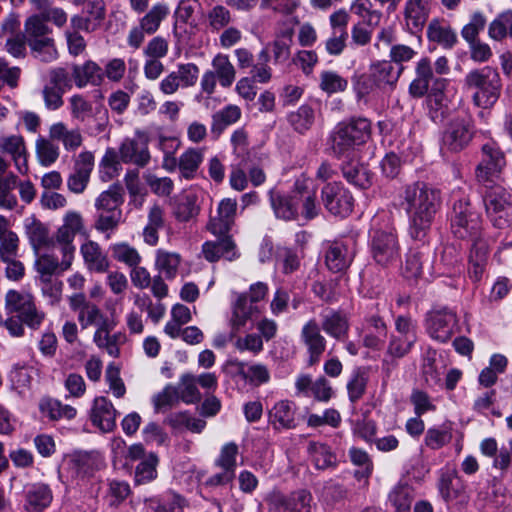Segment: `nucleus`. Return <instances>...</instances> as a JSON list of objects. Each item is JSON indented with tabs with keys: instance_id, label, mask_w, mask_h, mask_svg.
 <instances>
[{
	"instance_id": "f257e3e1",
	"label": "nucleus",
	"mask_w": 512,
	"mask_h": 512,
	"mask_svg": "<svg viewBox=\"0 0 512 512\" xmlns=\"http://www.w3.org/2000/svg\"><path fill=\"white\" fill-rule=\"evenodd\" d=\"M401 197L411 237L423 240L440 208V191L424 182H415L404 187Z\"/></svg>"
},
{
	"instance_id": "f03ea898",
	"label": "nucleus",
	"mask_w": 512,
	"mask_h": 512,
	"mask_svg": "<svg viewBox=\"0 0 512 512\" xmlns=\"http://www.w3.org/2000/svg\"><path fill=\"white\" fill-rule=\"evenodd\" d=\"M464 87L474 91L472 102L475 106L490 109L501 95L502 83L497 69L484 66L473 69L465 75Z\"/></svg>"
},
{
	"instance_id": "7ed1b4c3",
	"label": "nucleus",
	"mask_w": 512,
	"mask_h": 512,
	"mask_svg": "<svg viewBox=\"0 0 512 512\" xmlns=\"http://www.w3.org/2000/svg\"><path fill=\"white\" fill-rule=\"evenodd\" d=\"M370 135V121L366 118H353L335 126L329 137L330 148L337 158L349 157L356 147L367 142Z\"/></svg>"
},
{
	"instance_id": "20e7f679",
	"label": "nucleus",
	"mask_w": 512,
	"mask_h": 512,
	"mask_svg": "<svg viewBox=\"0 0 512 512\" xmlns=\"http://www.w3.org/2000/svg\"><path fill=\"white\" fill-rule=\"evenodd\" d=\"M450 216L451 233L458 239L469 240L482 235V219L468 197L453 194Z\"/></svg>"
},
{
	"instance_id": "39448f33",
	"label": "nucleus",
	"mask_w": 512,
	"mask_h": 512,
	"mask_svg": "<svg viewBox=\"0 0 512 512\" xmlns=\"http://www.w3.org/2000/svg\"><path fill=\"white\" fill-rule=\"evenodd\" d=\"M486 213L493 225L503 229L512 223V195L499 185L485 184Z\"/></svg>"
},
{
	"instance_id": "423d86ee",
	"label": "nucleus",
	"mask_w": 512,
	"mask_h": 512,
	"mask_svg": "<svg viewBox=\"0 0 512 512\" xmlns=\"http://www.w3.org/2000/svg\"><path fill=\"white\" fill-rule=\"evenodd\" d=\"M5 309L8 313L20 315L25 325L34 330H37L45 319V313L36 307L34 297L28 292L14 289L7 291Z\"/></svg>"
},
{
	"instance_id": "0eeeda50",
	"label": "nucleus",
	"mask_w": 512,
	"mask_h": 512,
	"mask_svg": "<svg viewBox=\"0 0 512 512\" xmlns=\"http://www.w3.org/2000/svg\"><path fill=\"white\" fill-rule=\"evenodd\" d=\"M425 327L432 339L445 343L458 328L457 314L446 306L434 307L426 314Z\"/></svg>"
},
{
	"instance_id": "6e6552de",
	"label": "nucleus",
	"mask_w": 512,
	"mask_h": 512,
	"mask_svg": "<svg viewBox=\"0 0 512 512\" xmlns=\"http://www.w3.org/2000/svg\"><path fill=\"white\" fill-rule=\"evenodd\" d=\"M85 230L82 215L77 211H68L63 217V223L56 232V242L61 246L63 254L62 265L68 268L75 252L73 245L76 234L83 233Z\"/></svg>"
},
{
	"instance_id": "1a4fd4ad",
	"label": "nucleus",
	"mask_w": 512,
	"mask_h": 512,
	"mask_svg": "<svg viewBox=\"0 0 512 512\" xmlns=\"http://www.w3.org/2000/svg\"><path fill=\"white\" fill-rule=\"evenodd\" d=\"M473 121L468 115H457L447 124L442 136V149L459 152L468 146L474 135Z\"/></svg>"
},
{
	"instance_id": "9d476101",
	"label": "nucleus",
	"mask_w": 512,
	"mask_h": 512,
	"mask_svg": "<svg viewBox=\"0 0 512 512\" xmlns=\"http://www.w3.org/2000/svg\"><path fill=\"white\" fill-rule=\"evenodd\" d=\"M373 260L383 267L397 264L400 260V245L397 236L388 231H375L370 240Z\"/></svg>"
},
{
	"instance_id": "9b49d317",
	"label": "nucleus",
	"mask_w": 512,
	"mask_h": 512,
	"mask_svg": "<svg viewBox=\"0 0 512 512\" xmlns=\"http://www.w3.org/2000/svg\"><path fill=\"white\" fill-rule=\"evenodd\" d=\"M169 15V7L163 3H156L139 20V25L134 26L128 33L127 43L130 47L138 49L144 42L145 35L154 34L161 22Z\"/></svg>"
},
{
	"instance_id": "f8f14e48",
	"label": "nucleus",
	"mask_w": 512,
	"mask_h": 512,
	"mask_svg": "<svg viewBox=\"0 0 512 512\" xmlns=\"http://www.w3.org/2000/svg\"><path fill=\"white\" fill-rule=\"evenodd\" d=\"M506 165L504 153L495 143H487L482 147V160L476 168L477 180L485 184H493Z\"/></svg>"
},
{
	"instance_id": "ddd939ff",
	"label": "nucleus",
	"mask_w": 512,
	"mask_h": 512,
	"mask_svg": "<svg viewBox=\"0 0 512 512\" xmlns=\"http://www.w3.org/2000/svg\"><path fill=\"white\" fill-rule=\"evenodd\" d=\"M321 199L324 207L332 215L346 217L353 210V197L340 183L326 184L321 190Z\"/></svg>"
},
{
	"instance_id": "4468645a",
	"label": "nucleus",
	"mask_w": 512,
	"mask_h": 512,
	"mask_svg": "<svg viewBox=\"0 0 512 512\" xmlns=\"http://www.w3.org/2000/svg\"><path fill=\"white\" fill-rule=\"evenodd\" d=\"M119 156L123 163L145 167L151 158L146 134L137 130L133 138H125L119 147Z\"/></svg>"
},
{
	"instance_id": "2eb2a0df",
	"label": "nucleus",
	"mask_w": 512,
	"mask_h": 512,
	"mask_svg": "<svg viewBox=\"0 0 512 512\" xmlns=\"http://www.w3.org/2000/svg\"><path fill=\"white\" fill-rule=\"evenodd\" d=\"M65 464L73 479H85L100 470L103 461L97 452L76 451L67 456Z\"/></svg>"
},
{
	"instance_id": "dca6fc26",
	"label": "nucleus",
	"mask_w": 512,
	"mask_h": 512,
	"mask_svg": "<svg viewBox=\"0 0 512 512\" xmlns=\"http://www.w3.org/2000/svg\"><path fill=\"white\" fill-rule=\"evenodd\" d=\"M199 68L194 63L180 64L177 70L170 72L159 83V90L164 95H172L180 87L187 88L196 84Z\"/></svg>"
},
{
	"instance_id": "f3484780",
	"label": "nucleus",
	"mask_w": 512,
	"mask_h": 512,
	"mask_svg": "<svg viewBox=\"0 0 512 512\" xmlns=\"http://www.w3.org/2000/svg\"><path fill=\"white\" fill-rule=\"evenodd\" d=\"M94 168V155L89 151L81 152L75 159L73 171L67 179L68 189L75 194L85 191Z\"/></svg>"
},
{
	"instance_id": "a211bd4d",
	"label": "nucleus",
	"mask_w": 512,
	"mask_h": 512,
	"mask_svg": "<svg viewBox=\"0 0 512 512\" xmlns=\"http://www.w3.org/2000/svg\"><path fill=\"white\" fill-rule=\"evenodd\" d=\"M440 496L446 503L467 501L465 482L454 469L442 470L437 483Z\"/></svg>"
},
{
	"instance_id": "6ab92c4d",
	"label": "nucleus",
	"mask_w": 512,
	"mask_h": 512,
	"mask_svg": "<svg viewBox=\"0 0 512 512\" xmlns=\"http://www.w3.org/2000/svg\"><path fill=\"white\" fill-rule=\"evenodd\" d=\"M300 338L307 348L308 364L312 366L318 363L325 352L327 341L315 319H310L303 325Z\"/></svg>"
},
{
	"instance_id": "aec40b11",
	"label": "nucleus",
	"mask_w": 512,
	"mask_h": 512,
	"mask_svg": "<svg viewBox=\"0 0 512 512\" xmlns=\"http://www.w3.org/2000/svg\"><path fill=\"white\" fill-rule=\"evenodd\" d=\"M297 410L294 401L279 400L268 410L269 424L278 431L295 429L298 425Z\"/></svg>"
},
{
	"instance_id": "412c9836",
	"label": "nucleus",
	"mask_w": 512,
	"mask_h": 512,
	"mask_svg": "<svg viewBox=\"0 0 512 512\" xmlns=\"http://www.w3.org/2000/svg\"><path fill=\"white\" fill-rule=\"evenodd\" d=\"M354 241H335L331 243L326 252L325 260L328 269L338 273L345 271L351 264L354 257Z\"/></svg>"
},
{
	"instance_id": "4be33fe9",
	"label": "nucleus",
	"mask_w": 512,
	"mask_h": 512,
	"mask_svg": "<svg viewBox=\"0 0 512 512\" xmlns=\"http://www.w3.org/2000/svg\"><path fill=\"white\" fill-rule=\"evenodd\" d=\"M117 410L112 402L104 396L96 397L93 401L90 420L102 432H111L116 427Z\"/></svg>"
},
{
	"instance_id": "5701e85b",
	"label": "nucleus",
	"mask_w": 512,
	"mask_h": 512,
	"mask_svg": "<svg viewBox=\"0 0 512 512\" xmlns=\"http://www.w3.org/2000/svg\"><path fill=\"white\" fill-rule=\"evenodd\" d=\"M416 77L409 86V93L413 97H423L429 90V85L432 81L437 86H443L445 83L444 79H437L434 77L432 64L429 58H421L415 65Z\"/></svg>"
},
{
	"instance_id": "b1692460",
	"label": "nucleus",
	"mask_w": 512,
	"mask_h": 512,
	"mask_svg": "<svg viewBox=\"0 0 512 512\" xmlns=\"http://www.w3.org/2000/svg\"><path fill=\"white\" fill-rule=\"evenodd\" d=\"M470 240L473 244L469 254L468 274L473 281L478 282L488 261L489 245L482 235Z\"/></svg>"
},
{
	"instance_id": "393cba45",
	"label": "nucleus",
	"mask_w": 512,
	"mask_h": 512,
	"mask_svg": "<svg viewBox=\"0 0 512 512\" xmlns=\"http://www.w3.org/2000/svg\"><path fill=\"white\" fill-rule=\"evenodd\" d=\"M202 253L205 259L210 262L218 261L220 258L234 261L240 256L236 244L230 237H224L214 242H205L202 246Z\"/></svg>"
},
{
	"instance_id": "a878e982",
	"label": "nucleus",
	"mask_w": 512,
	"mask_h": 512,
	"mask_svg": "<svg viewBox=\"0 0 512 512\" xmlns=\"http://www.w3.org/2000/svg\"><path fill=\"white\" fill-rule=\"evenodd\" d=\"M349 319L346 314L337 310H329L322 314L321 328L330 337L344 341L349 332Z\"/></svg>"
},
{
	"instance_id": "bb28decb",
	"label": "nucleus",
	"mask_w": 512,
	"mask_h": 512,
	"mask_svg": "<svg viewBox=\"0 0 512 512\" xmlns=\"http://www.w3.org/2000/svg\"><path fill=\"white\" fill-rule=\"evenodd\" d=\"M25 233L32 248L38 252L41 248H48L53 244L49 228L35 216L24 220Z\"/></svg>"
},
{
	"instance_id": "cd10ccee",
	"label": "nucleus",
	"mask_w": 512,
	"mask_h": 512,
	"mask_svg": "<svg viewBox=\"0 0 512 512\" xmlns=\"http://www.w3.org/2000/svg\"><path fill=\"white\" fill-rule=\"evenodd\" d=\"M430 0H407L404 18L407 28L411 31H420L429 17Z\"/></svg>"
},
{
	"instance_id": "c85d7f7f",
	"label": "nucleus",
	"mask_w": 512,
	"mask_h": 512,
	"mask_svg": "<svg viewBox=\"0 0 512 512\" xmlns=\"http://www.w3.org/2000/svg\"><path fill=\"white\" fill-rule=\"evenodd\" d=\"M0 149L12 157L19 173L26 174L28 172L26 147L23 137L12 135L1 138Z\"/></svg>"
},
{
	"instance_id": "c756f323",
	"label": "nucleus",
	"mask_w": 512,
	"mask_h": 512,
	"mask_svg": "<svg viewBox=\"0 0 512 512\" xmlns=\"http://www.w3.org/2000/svg\"><path fill=\"white\" fill-rule=\"evenodd\" d=\"M198 200V190H185L175 203L173 210L175 218L180 222H188L194 219L200 211Z\"/></svg>"
},
{
	"instance_id": "7c9ffc66",
	"label": "nucleus",
	"mask_w": 512,
	"mask_h": 512,
	"mask_svg": "<svg viewBox=\"0 0 512 512\" xmlns=\"http://www.w3.org/2000/svg\"><path fill=\"white\" fill-rule=\"evenodd\" d=\"M81 255L90 271L104 273L109 269V260L97 242L88 240L81 245Z\"/></svg>"
},
{
	"instance_id": "2f4dec72",
	"label": "nucleus",
	"mask_w": 512,
	"mask_h": 512,
	"mask_svg": "<svg viewBox=\"0 0 512 512\" xmlns=\"http://www.w3.org/2000/svg\"><path fill=\"white\" fill-rule=\"evenodd\" d=\"M270 203L277 218L289 221L298 216V199L296 196L284 195L271 190Z\"/></svg>"
},
{
	"instance_id": "473e14b6",
	"label": "nucleus",
	"mask_w": 512,
	"mask_h": 512,
	"mask_svg": "<svg viewBox=\"0 0 512 512\" xmlns=\"http://www.w3.org/2000/svg\"><path fill=\"white\" fill-rule=\"evenodd\" d=\"M257 312V308L249 304L246 294H239L231 308V316L229 319L230 329L239 333Z\"/></svg>"
},
{
	"instance_id": "72a5a7b5",
	"label": "nucleus",
	"mask_w": 512,
	"mask_h": 512,
	"mask_svg": "<svg viewBox=\"0 0 512 512\" xmlns=\"http://www.w3.org/2000/svg\"><path fill=\"white\" fill-rule=\"evenodd\" d=\"M52 499V491L47 484H32L26 493V510L28 512H42L51 504Z\"/></svg>"
},
{
	"instance_id": "f704fd0d",
	"label": "nucleus",
	"mask_w": 512,
	"mask_h": 512,
	"mask_svg": "<svg viewBox=\"0 0 512 512\" xmlns=\"http://www.w3.org/2000/svg\"><path fill=\"white\" fill-rule=\"evenodd\" d=\"M72 77L77 87L83 88L87 84L100 85L103 81L101 67L94 61H86L82 65H73Z\"/></svg>"
},
{
	"instance_id": "c9c22d12",
	"label": "nucleus",
	"mask_w": 512,
	"mask_h": 512,
	"mask_svg": "<svg viewBox=\"0 0 512 512\" xmlns=\"http://www.w3.org/2000/svg\"><path fill=\"white\" fill-rule=\"evenodd\" d=\"M415 499V490L407 482L400 481L388 494V503L394 508V512H410Z\"/></svg>"
},
{
	"instance_id": "e433bc0d",
	"label": "nucleus",
	"mask_w": 512,
	"mask_h": 512,
	"mask_svg": "<svg viewBox=\"0 0 512 512\" xmlns=\"http://www.w3.org/2000/svg\"><path fill=\"white\" fill-rule=\"evenodd\" d=\"M402 70V67L395 70L390 61L383 60L372 63L368 71L378 88H384L393 86L398 81Z\"/></svg>"
},
{
	"instance_id": "4c0bfd02",
	"label": "nucleus",
	"mask_w": 512,
	"mask_h": 512,
	"mask_svg": "<svg viewBox=\"0 0 512 512\" xmlns=\"http://www.w3.org/2000/svg\"><path fill=\"white\" fill-rule=\"evenodd\" d=\"M307 451L316 469L326 470L337 466V456L327 444L310 442Z\"/></svg>"
},
{
	"instance_id": "58836bf2",
	"label": "nucleus",
	"mask_w": 512,
	"mask_h": 512,
	"mask_svg": "<svg viewBox=\"0 0 512 512\" xmlns=\"http://www.w3.org/2000/svg\"><path fill=\"white\" fill-rule=\"evenodd\" d=\"M237 202L235 199L225 198L218 206V216L216 220H211L209 230L213 234H222L229 230L233 218L236 214Z\"/></svg>"
},
{
	"instance_id": "ea45409f",
	"label": "nucleus",
	"mask_w": 512,
	"mask_h": 512,
	"mask_svg": "<svg viewBox=\"0 0 512 512\" xmlns=\"http://www.w3.org/2000/svg\"><path fill=\"white\" fill-rule=\"evenodd\" d=\"M123 196L124 192L121 185H111L96 198L95 208L97 212L122 211L120 207L124 202Z\"/></svg>"
},
{
	"instance_id": "a19ab883",
	"label": "nucleus",
	"mask_w": 512,
	"mask_h": 512,
	"mask_svg": "<svg viewBox=\"0 0 512 512\" xmlns=\"http://www.w3.org/2000/svg\"><path fill=\"white\" fill-rule=\"evenodd\" d=\"M211 72L217 77L223 88L230 87L236 79V69L231 63L228 55L218 53L211 62Z\"/></svg>"
},
{
	"instance_id": "79ce46f5",
	"label": "nucleus",
	"mask_w": 512,
	"mask_h": 512,
	"mask_svg": "<svg viewBox=\"0 0 512 512\" xmlns=\"http://www.w3.org/2000/svg\"><path fill=\"white\" fill-rule=\"evenodd\" d=\"M229 364L237 369L238 374L250 384L259 386L270 380L268 368L263 364H253L245 369L246 364L239 360H231Z\"/></svg>"
},
{
	"instance_id": "37998d69",
	"label": "nucleus",
	"mask_w": 512,
	"mask_h": 512,
	"mask_svg": "<svg viewBox=\"0 0 512 512\" xmlns=\"http://www.w3.org/2000/svg\"><path fill=\"white\" fill-rule=\"evenodd\" d=\"M427 37L446 49L452 48L457 42L456 33L446 23L437 19L432 20L427 28Z\"/></svg>"
},
{
	"instance_id": "c03bdc74",
	"label": "nucleus",
	"mask_w": 512,
	"mask_h": 512,
	"mask_svg": "<svg viewBox=\"0 0 512 512\" xmlns=\"http://www.w3.org/2000/svg\"><path fill=\"white\" fill-rule=\"evenodd\" d=\"M311 494L306 490H298L289 496L274 495V501L290 512H309Z\"/></svg>"
},
{
	"instance_id": "a18cd8bd",
	"label": "nucleus",
	"mask_w": 512,
	"mask_h": 512,
	"mask_svg": "<svg viewBox=\"0 0 512 512\" xmlns=\"http://www.w3.org/2000/svg\"><path fill=\"white\" fill-rule=\"evenodd\" d=\"M39 409L51 420L75 418L77 411L74 407L62 404L59 400L53 398H43L39 403Z\"/></svg>"
},
{
	"instance_id": "49530a36",
	"label": "nucleus",
	"mask_w": 512,
	"mask_h": 512,
	"mask_svg": "<svg viewBox=\"0 0 512 512\" xmlns=\"http://www.w3.org/2000/svg\"><path fill=\"white\" fill-rule=\"evenodd\" d=\"M429 254V248L424 245L421 248H411L406 255L405 277L419 278L422 274L423 264L429 260Z\"/></svg>"
},
{
	"instance_id": "de8ad7c7",
	"label": "nucleus",
	"mask_w": 512,
	"mask_h": 512,
	"mask_svg": "<svg viewBox=\"0 0 512 512\" xmlns=\"http://www.w3.org/2000/svg\"><path fill=\"white\" fill-rule=\"evenodd\" d=\"M204 159V149L189 148L179 157V170L185 179H193Z\"/></svg>"
},
{
	"instance_id": "09e8293b",
	"label": "nucleus",
	"mask_w": 512,
	"mask_h": 512,
	"mask_svg": "<svg viewBox=\"0 0 512 512\" xmlns=\"http://www.w3.org/2000/svg\"><path fill=\"white\" fill-rule=\"evenodd\" d=\"M52 29L39 14L29 16L24 23V36L28 43L50 38Z\"/></svg>"
},
{
	"instance_id": "8fccbe9b",
	"label": "nucleus",
	"mask_w": 512,
	"mask_h": 512,
	"mask_svg": "<svg viewBox=\"0 0 512 512\" xmlns=\"http://www.w3.org/2000/svg\"><path fill=\"white\" fill-rule=\"evenodd\" d=\"M180 263L181 256L178 253L162 249L157 250L155 267L160 273L164 274L166 279L171 280L176 277Z\"/></svg>"
},
{
	"instance_id": "3c124183",
	"label": "nucleus",
	"mask_w": 512,
	"mask_h": 512,
	"mask_svg": "<svg viewBox=\"0 0 512 512\" xmlns=\"http://www.w3.org/2000/svg\"><path fill=\"white\" fill-rule=\"evenodd\" d=\"M314 120V110L306 104L301 105L296 111L289 113L287 116L288 123L300 134L307 132L312 127Z\"/></svg>"
},
{
	"instance_id": "603ef678",
	"label": "nucleus",
	"mask_w": 512,
	"mask_h": 512,
	"mask_svg": "<svg viewBox=\"0 0 512 512\" xmlns=\"http://www.w3.org/2000/svg\"><path fill=\"white\" fill-rule=\"evenodd\" d=\"M181 401L186 404H194L201 400L202 395L197 387L194 375L185 373L181 375L178 384L175 386Z\"/></svg>"
},
{
	"instance_id": "864d4df0",
	"label": "nucleus",
	"mask_w": 512,
	"mask_h": 512,
	"mask_svg": "<svg viewBox=\"0 0 512 512\" xmlns=\"http://www.w3.org/2000/svg\"><path fill=\"white\" fill-rule=\"evenodd\" d=\"M31 55L41 62L49 63L57 59L58 51L53 37L27 44Z\"/></svg>"
},
{
	"instance_id": "5fc2aeb1",
	"label": "nucleus",
	"mask_w": 512,
	"mask_h": 512,
	"mask_svg": "<svg viewBox=\"0 0 512 512\" xmlns=\"http://www.w3.org/2000/svg\"><path fill=\"white\" fill-rule=\"evenodd\" d=\"M344 178L351 184L361 189L371 185L372 179L368 170L358 163H346L342 166Z\"/></svg>"
},
{
	"instance_id": "6e6d98bb",
	"label": "nucleus",
	"mask_w": 512,
	"mask_h": 512,
	"mask_svg": "<svg viewBox=\"0 0 512 512\" xmlns=\"http://www.w3.org/2000/svg\"><path fill=\"white\" fill-rule=\"evenodd\" d=\"M348 80L335 71L324 70L319 75V88L328 95L344 92Z\"/></svg>"
},
{
	"instance_id": "4d7b16f0",
	"label": "nucleus",
	"mask_w": 512,
	"mask_h": 512,
	"mask_svg": "<svg viewBox=\"0 0 512 512\" xmlns=\"http://www.w3.org/2000/svg\"><path fill=\"white\" fill-rule=\"evenodd\" d=\"M368 379V373L364 368H356L353 370L347 382L348 398L352 403L357 402L363 397L366 392Z\"/></svg>"
},
{
	"instance_id": "13d9d810",
	"label": "nucleus",
	"mask_w": 512,
	"mask_h": 512,
	"mask_svg": "<svg viewBox=\"0 0 512 512\" xmlns=\"http://www.w3.org/2000/svg\"><path fill=\"white\" fill-rule=\"evenodd\" d=\"M417 340L416 335L408 337L391 335L386 355L392 359H400L409 354Z\"/></svg>"
},
{
	"instance_id": "bf43d9fd",
	"label": "nucleus",
	"mask_w": 512,
	"mask_h": 512,
	"mask_svg": "<svg viewBox=\"0 0 512 512\" xmlns=\"http://www.w3.org/2000/svg\"><path fill=\"white\" fill-rule=\"evenodd\" d=\"M17 176L9 174L0 178V208L13 210L17 206V197L13 193L17 186Z\"/></svg>"
},
{
	"instance_id": "052dcab7",
	"label": "nucleus",
	"mask_w": 512,
	"mask_h": 512,
	"mask_svg": "<svg viewBox=\"0 0 512 512\" xmlns=\"http://www.w3.org/2000/svg\"><path fill=\"white\" fill-rule=\"evenodd\" d=\"M112 257L126 266L132 268L141 263L142 257L139 252L128 243H116L111 246Z\"/></svg>"
},
{
	"instance_id": "680f3d73",
	"label": "nucleus",
	"mask_w": 512,
	"mask_h": 512,
	"mask_svg": "<svg viewBox=\"0 0 512 512\" xmlns=\"http://www.w3.org/2000/svg\"><path fill=\"white\" fill-rule=\"evenodd\" d=\"M270 54L267 47L258 53V63L251 67V80L256 83L265 84L272 78V69L268 65Z\"/></svg>"
},
{
	"instance_id": "e2e57ef3",
	"label": "nucleus",
	"mask_w": 512,
	"mask_h": 512,
	"mask_svg": "<svg viewBox=\"0 0 512 512\" xmlns=\"http://www.w3.org/2000/svg\"><path fill=\"white\" fill-rule=\"evenodd\" d=\"M36 155L43 166H50L59 158V147L51 139L40 137L36 140Z\"/></svg>"
},
{
	"instance_id": "0e129e2a",
	"label": "nucleus",
	"mask_w": 512,
	"mask_h": 512,
	"mask_svg": "<svg viewBox=\"0 0 512 512\" xmlns=\"http://www.w3.org/2000/svg\"><path fill=\"white\" fill-rule=\"evenodd\" d=\"M241 117V110L236 105H228L212 116V131H222L225 127L236 123Z\"/></svg>"
},
{
	"instance_id": "69168bd1",
	"label": "nucleus",
	"mask_w": 512,
	"mask_h": 512,
	"mask_svg": "<svg viewBox=\"0 0 512 512\" xmlns=\"http://www.w3.org/2000/svg\"><path fill=\"white\" fill-rule=\"evenodd\" d=\"M349 458L350 461L355 465L361 468V470L357 471L355 476L360 478H368L373 471V462L368 455V453L360 448L351 447L349 449Z\"/></svg>"
},
{
	"instance_id": "338daca9",
	"label": "nucleus",
	"mask_w": 512,
	"mask_h": 512,
	"mask_svg": "<svg viewBox=\"0 0 512 512\" xmlns=\"http://www.w3.org/2000/svg\"><path fill=\"white\" fill-rule=\"evenodd\" d=\"M78 321L81 327L85 329L92 325L98 326L108 321V318L103 314V312L96 304L89 302L78 313Z\"/></svg>"
},
{
	"instance_id": "774afa93",
	"label": "nucleus",
	"mask_w": 512,
	"mask_h": 512,
	"mask_svg": "<svg viewBox=\"0 0 512 512\" xmlns=\"http://www.w3.org/2000/svg\"><path fill=\"white\" fill-rule=\"evenodd\" d=\"M238 453L239 448L236 443L229 442L224 444L218 457L214 460V466L216 468H228L236 472Z\"/></svg>"
}]
</instances>
